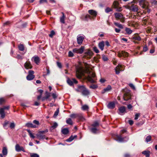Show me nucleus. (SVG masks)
<instances>
[{"label":"nucleus","instance_id":"obj_1","mask_svg":"<svg viewBox=\"0 0 157 157\" xmlns=\"http://www.w3.org/2000/svg\"><path fill=\"white\" fill-rule=\"evenodd\" d=\"M84 65L86 68L87 73L88 75L87 77V80L91 83H94L95 82V80L96 79V75L95 73L90 71L89 69V65L87 63H84Z\"/></svg>","mask_w":157,"mask_h":157},{"label":"nucleus","instance_id":"obj_2","mask_svg":"<svg viewBox=\"0 0 157 157\" xmlns=\"http://www.w3.org/2000/svg\"><path fill=\"white\" fill-rule=\"evenodd\" d=\"M48 132V129H46L44 130L40 131L36 134V136L38 139L39 140L46 139L47 140V137H46L45 133Z\"/></svg>","mask_w":157,"mask_h":157},{"label":"nucleus","instance_id":"obj_3","mask_svg":"<svg viewBox=\"0 0 157 157\" xmlns=\"http://www.w3.org/2000/svg\"><path fill=\"white\" fill-rule=\"evenodd\" d=\"M94 54L93 51L89 49H87L84 52L83 57L87 59H90Z\"/></svg>","mask_w":157,"mask_h":157},{"label":"nucleus","instance_id":"obj_4","mask_svg":"<svg viewBox=\"0 0 157 157\" xmlns=\"http://www.w3.org/2000/svg\"><path fill=\"white\" fill-rule=\"evenodd\" d=\"M123 98L124 101H127L131 98V93L130 90L125 89L124 90Z\"/></svg>","mask_w":157,"mask_h":157},{"label":"nucleus","instance_id":"obj_5","mask_svg":"<svg viewBox=\"0 0 157 157\" xmlns=\"http://www.w3.org/2000/svg\"><path fill=\"white\" fill-rule=\"evenodd\" d=\"M34 72L32 70H29L28 72V74L26 77V79L30 81L33 79L35 78L34 75Z\"/></svg>","mask_w":157,"mask_h":157},{"label":"nucleus","instance_id":"obj_6","mask_svg":"<svg viewBox=\"0 0 157 157\" xmlns=\"http://www.w3.org/2000/svg\"><path fill=\"white\" fill-rule=\"evenodd\" d=\"M85 49V47L82 46L80 48H75L73 49V52L77 54H82L84 52Z\"/></svg>","mask_w":157,"mask_h":157},{"label":"nucleus","instance_id":"obj_7","mask_svg":"<svg viewBox=\"0 0 157 157\" xmlns=\"http://www.w3.org/2000/svg\"><path fill=\"white\" fill-rule=\"evenodd\" d=\"M129 9L133 12H137L138 10V6L133 4H130L129 6Z\"/></svg>","mask_w":157,"mask_h":157},{"label":"nucleus","instance_id":"obj_8","mask_svg":"<svg viewBox=\"0 0 157 157\" xmlns=\"http://www.w3.org/2000/svg\"><path fill=\"white\" fill-rule=\"evenodd\" d=\"M117 56L119 57H121L122 56L124 57H127L128 56V54L124 51H122L118 52Z\"/></svg>","mask_w":157,"mask_h":157},{"label":"nucleus","instance_id":"obj_9","mask_svg":"<svg viewBox=\"0 0 157 157\" xmlns=\"http://www.w3.org/2000/svg\"><path fill=\"white\" fill-rule=\"evenodd\" d=\"M88 12L90 15L92 17L93 19L94 20L97 15V12L95 10H89Z\"/></svg>","mask_w":157,"mask_h":157},{"label":"nucleus","instance_id":"obj_10","mask_svg":"<svg viewBox=\"0 0 157 157\" xmlns=\"http://www.w3.org/2000/svg\"><path fill=\"white\" fill-rule=\"evenodd\" d=\"M116 140L120 142L126 141L128 140V138L127 137L123 138L121 135L117 136Z\"/></svg>","mask_w":157,"mask_h":157},{"label":"nucleus","instance_id":"obj_11","mask_svg":"<svg viewBox=\"0 0 157 157\" xmlns=\"http://www.w3.org/2000/svg\"><path fill=\"white\" fill-rule=\"evenodd\" d=\"M84 39V36H81L78 35L77 38V42L78 44L79 45H81L83 42V40Z\"/></svg>","mask_w":157,"mask_h":157},{"label":"nucleus","instance_id":"obj_12","mask_svg":"<svg viewBox=\"0 0 157 157\" xmlns=\"http://www.w3.org/2000/svg\"><path fill=\"white\" fill-rule=\"evenodd\" d=\"M32 61L34 62L36 64L38 65L40 62V58L37 56H35L31 59Z\"/></svg>","mask_w":157,"mask_h":157},{"label":"nucleus","instance_id":"obj_13","mask_svg":"<svg viewBox=\"0 0 157 157\" xmlns=\"http://www.w3.org/2000/svg\"><path fill=\"white\" fill-rule=\"evenodd\" d=\"M15 149L16 151L17 152H20L22 151L23 152H25L24 148L22 146H20L19 144H17L15 146Z\"/></svg>","mask_w":157,"mask_h":157},{"label":"nucleus","instance_id":"obj_14","mask_svg":"<svg viewBox=\"0 0 157 157\" xmlns=\"http://www.w3.org/2000/svg\"><path fill=\"white\" fill-rule=\"evenodd\" d=\"M67 82L68 84L71 86H72L73 83L77 84L78 83V81L75 78H72V79L68 78Z\"/></svg>","mask_w":157,"mask_h":157},{"label":"nucleus","instance_id":"obj_15","mask_svg":"<svg viewBox=\"0 0 157 157\" xmlns=\"http://www.w3.org/2000/svg\"><path fill=\"white\" fill-rule=\"evenodd\" d=\"M24 67L25 69H31L33 67L30 61L28 60L25 63Z\"/></svg>","mask_w":157,"mask_h":157},{"label":"nucleus","instance_id":"obj_16","mask_svg":"<svg viewBox=\"0 0 157 157\" xmlns=\"http://www.w3.org/2000/svg\"><path fill=\"white\" fill-rule=\"evenodd\" d=\"M140 4L142 6V7L143 8L146 9L147 8L146 2L145 0H141L140 1Z\"/></svg>","mask_w":157,"mask_h":157},{"label":"nucleus","instance_id":"obj_17","mask_svg":"<svg viewBox=\"0 0 157 157\" xmlns=\"http://www.w3.org/2000/svg\"><path fill=\"white\" fill-rule=\"evenodd\" d=\"M115 103L114 102H110L107 105V107L109 109H113L115 107Z\"/></svg>","mask_w":157,"mask_h":157},{"label":"nucleus","instance_id":"obj_18","mask_svg":"<svg viewBox=\"0 0 157 157\" xmlns=\"http://www.w3.org/2000/svg\"><path fill=\"white\" fill-rule=\"evenodd\" d=\"M114 14L116 19H119L123 17V16L121 13H115Z\"/></svg>","mask_w":157,"mask_h":157},{"label":"nucleus","instance_id":"obj_19","mask_svg":"<svg viewBox=\"0 0 157 157\" xmlns=\"http://www.w3.org/2000/svg\"><path fill=\"white\" fill-rule=\"evenodd\" d=\"M112 89V87L110 85H109L107 87L104 88L103 90L102 91V94H104L106 92H108L111 90Z\"/></svg>","mask_w":157,"mask_h":157},{"label":"nucleus","instance_id":"obj_20","mask_svg":"<svg viewBox=\"0 0 157 157\" xmlns=\"http://www.w3.org/2000/svg\"><path fill=\"white\" fill-rule=\"evenodd\" d=\"M119 113L120 114L122 115V113H124L125 111V108L124 106H121L119 108Z\"/></svg>","mask_w":157,"mask_h":157},{"label":"nucleus","instance_id":"obj_21","mask_svg":"<svg viewBox=\"0 0 157 157\" xmlns=\"http://www.w3.org/2000/svg\"><path fill=\"white\" fill-rule=\"evenodd\" d=\"M98 46L100 49L102 51L104 49V42L103 41L99 42L98 44Z\"/></svg>","mask_w":157,"mask_h":157},{"label":"nucleus","instance_id":"obj_22","mask_svg":"<svg viewBox=\"0 0 157 157\" xmlns=\"http://www.w3.org/2000/svg\"><path fill=\"white\" fill-rule=\"evenodd\" d=\"M61 13L62 14V17H60V22L63 24L65 23V19L66 18V16L64 14V13L63 12H61Z\"/></svg>","mask_w":157,"mask_h":157},{"label":"nucleus","instance_id":"obj_23","mask_svg":"<svg viewBox=\"0 0 157 157\" xmlns=\"http://www.w3.org/2000/svg\"><path fill=\"white\" fill-rule=\"evenodd\" d=\"M132 40H137L138 41H140L141 40L140 37L137 34H135L133 36L132 38Z\"/></svg>","mask_w":157,"mask_h":157},{"label":"nucleus","instance_id":"obj_24","mask_svg":"<svg viewBox=\"0 0 157 157\" xmlns=\"http://www.w3.org/2000/svg\"><path fill=\"white\" fill-rule=\"evenodd\" d=\"M0 115L2 118H4L5 116V114L4 109L0 108Z\"/></svg>","mask_w":157,"mask_h":157},{"label":"nucleus","instance_id":"obj_25","mask_svg":"<svg viewBox=\"0 0 157 157\" xmlns=\"http://www.w3.org/2000/svg\"><path fill=\"white\" fill-rule=\"evenodd\" d=\"M82 75L83 73L81 71L78 70H77L76 72V76L77 78L79 79L81 78Z\"/></svg>","mask_w":157,"mask_h":157},{"label":"nucleus","instance_id":"obj_26","mask_svg":"<svg viewBox=\"0 0 157 157\" xmlns=\"http://www.w3.org/2000/svg\"><path fill=\"white\" fill-rule=\"evenodd\" d=\"M122 67L121 65H118L115 68L116 73V74H118L120 71L121 70V68Z\"/></svg>","mask_w":157,"mask_h":157},{"label":"nucleus","instance_id":"obj_27","mask_svg":"<svg viewBox=\"0 0 157 157\" xmlns=\"http://www.w3.org/2000/svg\"><path fill=\"white\" fill-rule=\"evenodd\" d=\"M83 19L84 20L86 21H88L89 20H93L91 16L88 14H86L84 18Z\"/></svg>","mask_w":157,"mask_h":157},{"label":"nucleus","instance_id":"obj_28","mask_svg":"<svg viewBox=\"0 0 157 157\" xmlns=\"http://www.w3.org/2000/svg\"><path fill=\"white\" fill-rule=\"evenodd\" d=\"M77 118L82 121H84L85 120L82 114L81 113H78Z\"/></svg>","mask_w":157,"mask_h":157},{"label":"nucleus","instance_id":"obj_29","mask_svg":"<svg viewBox=\"0 0 157 157\" xmlns=\"http://www.w3.org/2000/svg\"><path fill=\"white\" fill-rule=\"evenodd\" d=\"M2 153L3 155H7V149L6 147H3Z\"/></svg>","mask_w":157,"mask_h":157},{"label":"nucleus","instance_id":"obj_30","mask_svg":"<svg viewBox=\"0 0 157 157\" xmlns=\"http://www.w3.org/2000/svg\"><path fill=\"white\" fill-rule=\"evenodd\" d=\"M26 126L28 127H31L33 128H35L36 127V126L35 125H33L31 123H28L26 124Z\"/></svg>","mask_w":157,"mask_h":157},{"label":"nucleus","instance_id":"obj_31","mask_svg":"<svg viewBox=\"0 0 157 157\" xmlns=\"http://www.w3.org/2000/svg\"><path fill=\"white\" fill-rule=\"evenodd\" d=\"M82 95L85 96L88 95L90 94L89 91L86 88L82 92Z\"/></svg>","mask_w":157,"mask_h":157},{"label":"nucleus","instance_id":"obj_32","mask_svg":"<svg viewBox=\"0 0 157 157\" xmlns=\"http://www.w3.org/2000/svg\"><path fill=\"white\" fill-rule=\"evenodd\" d=\"M19 50L21 51H23L25 50V47L23 44H20L18 46Z\"/></svg>","mask_w":157,"mask_h":157},{"label":"nucleus","instance_id":"obj_33","mask_svg":"<svg viewBox=\"0 0 157 157\" xmlns=\"http://www.w3.org/2000/svg\"><path fill=\"white\" fill-rule=\"evenodd\" d=\"M119 4L117 1H114L112 5V7L114 9L117 8V7L119 6Z\"/></svg>","mask_w":157,"mask_h":157},{"label":"nucleus","instance_id":"obj_34","mask_svg":"<svg viewBox=\"0 0 157 157\" xmlns=\"http://www.w3.org/2000/svg\"><path fill=\"white\" fill-rule=\"evenodd\" d=\"M86 88L84 86H78V90L79 91L82 92Z\"/></svg>","mask_w":157,"mask_h":157},{"label":"nucleus","instance_id":"obj_35","mask_svg":"<svg viewBox=\"0 0 157 157\" xmlns=\"http://www.w3.org/2000/svg\"><path fill=\"white\" fill-rule=\"evenodd\" d=\"M69 131L68 128H65L62 129V132L64 135H66L69 133Z\"/></svg>","mask_w":157,"mask_h":157},{"label":"nucleus","instance_id":"obj_36","mask_svg":"<svg viewBox=\"0 0 157 157\" xmlns=\"http://www.w3.org/2000/svg\"><path fill=\"white\" fill-rule=\"evenodd\" d=\"M114 24L119 28H120L121 29H123V25L120 24L119 23H118L117 22H114Z\"/></svg>","mask_w":157,"mask_h":157},{"label":"nucleus","instance_id":"obj_37","mask_svg":"<svg viewBox=\"0 0 157 157\" xmlns=\"http://www.w3.org/2000/svg\"><path fill=\"white\" fill-rule=\"evenodd\" d=\"M89 106L86 105H82L81 109L83 110H87L89 109Z\"/></svg>","mask_w":157,"mask_h":157},{"label":"nucleus","instance_id":"obj_38","mask_svg":"<svg viewBox=\"0 0 157 157\" xmlns=\"http://www.w3.org/2000/svg\"><path fill=\"white\" fill-rule=\"evenodd\" d=\"M125 31L128 34H130L132 33V31L129 28H126L125 29Z\"/></svg>","mask_w":157,"mask_h":157},{"label":"nucleus","instance_id":"obj_39","mask_svg":"<svg viewBox=\"0 0 157 157\" xmlns=\"http://www.w3.org/2000/svg\"><path fill=\"white\" fill-rule=\"evenodd\" d=\"M66 122L67 124L70 125H72L73 124V122L71 119L70 118L67 119Z\"/></svg>","mask_w":157,"mask_h":157},{"label":"nucleus","instance_id":"obj_40","mask_svg":"<svg viewBox=\"0 0 157 157\" xmlns=\"http://www.w3.org/2000/svg\"><path fill=\"white\" fill-rule=\"evenodd\" d=\"M50 97V94L48 93L47 94L46 96L45 97H43L42 98V101H43L47 99Z\"/></svg>","mask_w":157,"mask_h":157},{"label":"nucleus","instance_id":"obj_41","mask_svg":"<svg viewBox=\"0 0 157 157\" xmlns=\"http://www.w3.org/2000/svg\"><path fill=\"white\" fill-rule=\"evenodd\" d=\"M76 137V136H75L73 137L72 136H71L66 141L67 142H71L75 138V137Z\"/></svg>","mask_w":157,"mask_h":157},{"label":"nucleus","instance_id":"obj_42","mask_svg":"<svg viewBox=\"0 0 157 157\" xmlns=\"http://www.w3.org/2000/svg\"><path fill=\"white\" fill-rule=\"evenodd\" d=\"M27 131L29 133V135L30 137L32 138H35V136L33 135V134L32 133L30 130L29 129H27Z\"/></svg>","mask_w":157,"mask_h":157},{"label":"nucleus","instance_id":"obj_43","mask_svg":"<svg viewBox=\"0 0 157 157\" xmlns=\"http://www.w3.org/2000/svg\"><path fill=\"white\" fill-rule=\"evenodd\" d=\"M112 11V9L109 7H107L105 10V11L107 13H108L109 12Z\"/></svg>","mask_w":157,"mask_h":157},{"label":"nucleus","instance_id":"obj_44","mask_svg":"<svg viewBox=\"0 0 157 157\" xmlns=\"http://www.w3.org/2000/svg\"><path fill=\"white\" fill-rule=\"evenodd\" d=\"M78 113H73L71 114L70 117L72 118H77Z\"/></svg>","mask_w":157,"mask_h":157},{"label":"nucleus","instance_id":"obj_45","mask_svg":"<svg viewBox=\"0 0 157 157\" xmlns=\"http://www.w3.org/2000/svg\"><path fill=\"white\" fill-rule=\"evenodd\" d=\"M92 126L95 128V127L99 126V123L97 121H95L94 123L92 125Z\"/></svg>","mask_w":157,"mask_h":157},{"label":"nucleus","instance_id":"obj_46","mask_svg":"<svg viewBox=\"0 0 157 157\" xmlns=\"http://www.w3.org/2000/svg\"><path fill=\"white\" fill-rule=\"evenodd\" d=\"M93 50L96 53H98L99 52V50L96 47H94L93 48Z\"/></svg>","mask_w":157,"mask_h":157},{"label":"nucleus","instance_id":"obj_47","mask_svg":"<svg viewBox=\"0 0 157 157\" xmlns=\"http://www.w3.org/2000/svg\"><path fill=\"white\" fill-rule=\"evenodd\" d=\"M102 59L103 60L105 61H107L108 60V58L107 56L104 55H102Z\"/></svg>","mask_w":157,"mask_h":157},{"label":"nucleus","instance_id":"obj_48","mask_svg":"<svg viewBox=\"0 0 157 157\" xmlns=\"http://www.w3.org/2000/svg\"><path fill=\"white\" fill-rule=\"evenodd\" d=\"M31 157H39V155L36 153H32L30 154Z\"/></svg>","mask_w":157,"mask_h":157},{"label":"nucleus","instance_id":"obj_49","mask_svg":"<svg viewBox=\"0 0 157 157\" xmlns=\"http://www.w3.org/2000/svg\"><path fill=\"white\" fill-rule=\"evenodd\" d=\"M58 126V124L56 122H55L53 123V125L51 127V128L53 129L56 128Z\"/></svg>","mask_w":157,"mask_h":157},{"label":"nucleus","instance_id":"obj_50","mask_svg":"<svg viewBox=\"0 0 157 157\" xmlns=\"http://www.w3.org/2000/svg\"><path fill=\"white\" fill-rule=\"evenodd\" d=\"M55 34V32L54 31L52 30L51 32L49 34V36L50 37L52 38Z\"/></svg>","mask_w":157,"mask_h":157},{"label":"nucleus","instance_id":"obj_51","mask_svg":"<svg viewBox=\"0 0 157 157\" xmlns=\"http://www.w3.org/2000/svg\"><path fill=\"white\" fill-rule=\"evenodd\" d=\"M91 132L94 133H96L97 131V129L96 128L94 127L91 129Z\"/></svg>","mask_w":157,"mask_h":157},{"label":"nucleus","instance_id":"obj_52","mask_svg":"<svg viewBox=\"0 0 157 157\" xmlns=\"http://www.w3.org/2000/svg\"><path fill=\"white\" fill-rule=\"evenodd\" d=\"M151 2L152 4L157 5V1L155 0H151Z\"/></svg>","mask_w":157,"mask_h":157},{"label":"nucleus","instance_id":"obj_53","mask_svg":"<svg viewBox=\"0 0 157 157\" xmlns=\"http://www.w3.org/2000/svg\"><path fill=\"white\" fill-rule=\"evenodd\" d=\"M5 102V99L4 98H0V105L2 104Z\"/></svg>","mask_w":157,"mask_h":157},{"label":"nucleus","instance_id":"obj_54","mask_svg":"<svg viewBox=\"0 0 157 157\" xmlns=\"http://www.w3.org/2000/svg\"><path fill=\"white\" fill-rule=\"evenodd\" d=\"M59 113V109H57L56 110V112H55V113L54 115V117H56V116H57Z\"/></svg>","mask_w":157,"mask_h":157},{"label":"nucleus","instance_id":"obj_55","mask_svg":"<svg viewBox=\"0 0 157 157\" xmlns=\"http://www.w3.org/2000/svg\"><path fill=\"white\" fill-rule=\"evenodd\" d=\"M115 9H116V11L118 12H121L122 10V8L121 7H119V6L117 7V8H115Z\"/></svg>","mask_w":157,"mask_h":157},{"label":"nucleus","instance_id":"obj_56","mask_svg":"<svg viewBox=\"0 0 157 157\" xmlns=\"http://www.w3.org/2000/svg\"><path fill=\"white\" fill-rule=\"evenodd\" d=\"M140 116V114L139 113H136L135 115V120H136L138 119V117Z\"/></svg>","mask_w":157,"mask_h":157},{"label":"nucleus","instance_id":"obj_57","mask_svg":"<svg viewBox=\"0 0 157 157\" xmlns=\"http://www.w3.org/2000/svg\"><path fill=\"white\" fill-rule=\"evenodd\" d=\"M47 74L46 75H48L50 74V71L49 70V67H46Z\"/></svg>","mask_w":157,"mask_h":157},{"label":"nucleus","instance_id":"obj_58","mask_svg":"<svg viewBox=\"0 0 157 157\" xmlns=\"http://www.w3.org/2000/svg\"><path fill=\"white\" fill-rule=\"evenodd\" d=\"M74 54H73V53L72 52L70 51H69V52H68V56L69 57H72L74 56Z\"/></svg>","mask_w":157,"mask_h":157},{"label":"nucleus","instance_id":"obj_59","mask_svg":"<svg viewBox=\"0 0 157 157\" xmlns=\"http://www.w3.org/2000/svg\"><path fill=\"white\" fill-rule=\"evenodd\" d=\"M15 124L14 123H11L10 125V127L11 128H14L15 127Z\"/></svg>","mask_w":157,"mask_h":157},{"label":"nucleus","instance_id":"obj_60","mask_svg":"<svg viewBox=\"0 0 157 157\" xmlns=\"http://www.w3.org/2000/svg\"><path fill=\"white\" fill-rule=\"evenodd\" d=\"M52 95L53 98L54 99L56 98L57 97V95L56 93H52Z\"/></svg>","mask_w":157,"mask_h":157},{"label":"nucleus","instance_id":"obj_61","mask_svg":"<svg viewBox=\"0 0 157 157\" xmlns=\"http://www.w3.org/2000/svg\"><path fill=\"white\" fill-rule=\"evenodd\" d=\"M33 123L37 125H39V121L36 120H34L33 121Z\"/></svg>","mask_w":157,"mask_h":157},{"label":"nucleus","instance_id":"obj_62","mask_svg":"<svg viewBox=\"0 0 157 157\" xmlns=\"http://www.w3.org/2000/svg\"><path fill=\"white\" fill-rule=\"evenodd\" d=\"M57 65L58 67H59V68H62V65L60 63L58 62H57Z\"/></svg>","mask_w":157,"mask_h":157},{"label":"nucleus","instance_id":"obj_63","mask_svg":"<svg viewBox=\"0 0 157 157\" xmlns=\"http://www.w3.org/2000/svg\"><path fill=\"white\" fill-rule=\"evenodd\" d=\"M129 86L133 89L135 90V89L134 85L132 83H130L129 84Z\"/></svg>","mask_w":157,"mask_h":157},{"label":"nucleus","instance_id":"obj_64","mask_svg":"<svg viewBox=\"0 0 157 157\" xmlns=\"http://www.w3.org/2000/svg\"><path fill=\"white\" fill-rule=\"evenodd\" d=\"M16 58L18 59H23L22 57L20 55H17L16 57Z\"/></svg>","mask_w":157,"mask_h":157}]
</instances>
